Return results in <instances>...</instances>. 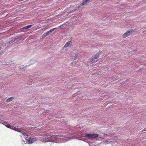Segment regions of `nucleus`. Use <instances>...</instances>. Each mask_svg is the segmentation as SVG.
<instances>
[{
    "label": "nucleus",
    "mask_w": 146,
    "mask_h": 146,
    "mask_svg": "<svg viewBox=\"0 0 146 146\" xmlns=\"http://www.w3.org/2000/svg\"><path fill=\"white\" fill-rule=\"evenodd\" d=\"M58 136L59 137H69V135H52V136L48 137V139H49L50 142H54V140H58V138L57 137Z\"/></svg>",
    "instance_id": "obj_1"
},
{
    "label": "nucleus",
    "mask_w": 146,
    "mask_h": 146,
    "mask_svg": "<svg viewBox=\"0 0 146 146\" xmlns=\"http://www.w3.org/2000/svg\"><path fill=\"white\" fill-rule=\"evenodd\" d=\"M101 54V52H99L96 53L92 58H90L89 60V62H90L91 63H95L97 61H96L95 59L99 57V56Z\"/></svg>",
    "instance_id": "obj_2"
},
{
    "label": "nucleus",
    "mask_w": 146,
    "mask_h": 146,
    "mask_svg": "<svg viewBox=\"0 0 146 146\" xmlns=\"http://www.w3.org/2000/svg\"><path fill=\"white\" fill-rule=\"evenodd\" d=\"M98 135L97 134L92 133L88 134H86L85 137L88 138H91V139H93L98 137Z\"/></svg>",
    "instance_id": "obj_3"
},
{
    "label": "nucleus",
    "mask_w": 146,
    "mask_h": 146,
    "mask_svg": "<svg viewBox=\"0 0 146 146\" xmlns=\"http://www.w3.org/2000/svg\"><path fill=\"white\" fill-rule=\"evenodd\" d=\"M135 30L131 29L130 30H129L127 31L122 36L123 38H124L125 37L129 36L130 34L134 31Z\"/></svg>",
    "instance_id": "obj_4"
},
{
    "label": "nucleus",
    "mask_w": 146,
    "mask_h": 146,
    "mask_svg": "<svg viewBox=\"0 0 146 146\" xmlns=\"http://www.w3.org/2000/svg\"><path fill=\"white\" fill-rule=\"evenodd\" d=\"M78 55L77 54H75L74 52H72L70 54L69 57L71 59L75 60L78 57Z\"/></svg>",
    "instance_id": "obj_5"
},
{
    "label": "nucleus",
    "mask_w": 146,
    "mask_h": 146,
    "mask_svg": "<svg viewBox=\"0 0 146 146\" xmlns=\"http://www.w3.org/2000/svg\"><path fill=\"white\" fill-rule=\"evenodd\" d=\"M36 140V139L34 138H30L28 140V142L29 143H31L35 141Z\"/></svg>",
    "instance_id": "obj_6"
},
{
    "label": "nucleus",
    "mask_w": 146,
    "mask_h": 146,
    "mask_svg": "<svg viewBox=\"0 0 146 146\" xmlns=\"http://www.w3.org/2000/svg\"><path fill=\"white\" fill-rule=\"evenodd\" d=\"M40 139L42 140V142H50L49 139H48V137L45 138H42V137H40Z\"/></svg>",
    "instance_id": "obj_7"
},
{
    "label": "nucleus",
    "mask_w": 146,
    "mask_h": 146,
    "mask_svg": "<svg viewBox=\"0 0 146 146\" xmlns=\"http://www.w3.org/2000/svg\"><path fill=\"white\" fill-rule=\"evenodd\" d=\"M12 129H13L16 131L19 132H21L22 131V129L21 128H17L16 127H13V126H12Z\"/></svg>",
    "instance_id": "obj_8"
},
{
    "label": "nucleus",
    "mask_w": 146,
    "mask_h": 146,
    "mask_svg": "<svg viewBox=\"0 0 146 146\" xmlns=\"http://www.w3.org/2000/svg\"><path fill=\"white\" fill-rule=\"evenodd\" d=\"M72 42L71 41H70L67 42L65 44L64 46V47L65 48H67L69 47L70 45L72 44Z\"/></svg>",
    "instance_id": "obj_9"
},
{
    "label": "nucleus",
    "mask_w": 146,
    "mask_h": 146,
    "mask_svg": "<svg viewBox=\"0 0 146 146\" xmlns=\"http://www.w3.org/2000/svg\"><path fill=\"white\" fill-rule=\"evenodd\" d=\"M90 0H84L83 2L80 4V6H82L86 4L87 3H89Z\"/></svg>",
    "instance_id": "obj_10"
},
{
    "label": "nucleus",
    "mask_w": 146,
    "mask_h": 146,
    "mask_svg": "<svg viewBox=\"0 0 146 146\" xmlns=\"http://www.w3.org/2000/svg\"><path fill=\"white\" fill-rule=\"evenodd\" d=\"M90 0H84L83 2L80 4V6H82L86 4L87 3H89Z\"/></svg>",
    "instance_id": "obj_11"
},
{
    "label": "nucleus",
    "mask_w": 146,
    "mask_h": 146,
    "mask_svg": "<svg viewBox=\"0 0 146 146\" xmlns=\"http://www.w3.org/2000/svg\"><path fill=\"white\" fill-rule=\"evenodd\" d=\"M14 98L12 97L8 98L7 100H6V102H8L13 100V99H14Z\"/></svg>",
    "instance_id": "obj_12"
},
{
    "label": "nucleus",
    "mask_w": 146,
    "mask_h": 146,
    "mask_svg": "<svg viewBox=\"0 0 146 146\" xmlns=\"http://www.w3.org/2000/svg\"><path fill=\"white\" fill-rule=\"evenodd\" d=\"M32 27V25H27L24 27L23 28V29H29L31 27Z\"/></svg>",
    "instance_id": "obj_13"
},
{
    "label": "nucleus",
    "mask_w": 146,
    "mask_h": 146,
    "mask_svg": "<svg viewBox=\"0 0 146 146\" xmlns=\"http://www.w3.org/2000/svg\"><path fill=\"white\" fill-rule=\"evenodd\" d=\"M5 126L8 128H12V126L10 124H7L5 125Z\"/></svg>",
    "instance_id": "obj_14"
},
{
    "label": "nucleus",
    "mask_w": 146,
    "mask_h": 146,
    "mask_svg": "<svg viewBox=\"0 0 146 146\" xmlns=\"http://www.w3.org/2000/svg\"><path fill=\"white\" fill-rule=\"evenodd\" d=\"M57 29V28H55L53 29H51L49 31L50 32V33H51L53 31Z\"/></svg>",
    "instance_id": "obj_15"
},
{
    "label": "nucleus",
    "mask_w": 146,
    "mask_h": 146,
    "mask_svg": "<svg viewBox=\"0 0 146 146\" xmlns=\"http://www.w3.org/2000/svg\"><path fill=\"white\" fill-rule=\"evenodd\" d=\"M0 123H1L3 124H4L5 125H6V124H5L7 123V122L4 121H2L1 122H0Z\"/></svg>",
    "instance_id": "obj_16"
},
{
    "label": "nucleus",
    "mask_w": 146,
    "mask_h": 146,
    "mask_svg": "<svg viewBox=\"0 0 146 146\" xmlns=\"http://www.w3.org/2000/svg\"><path fill=\"white\" fill-rule=\"evenodd\" d=\"M21 132L25 136L26 135V133H25V132L22 131H22Z\"/></svg>",
    "instance_id": "obj_17"
},
{
    "label": "nucleus",
    "mask_w": 146,
    "mask_h": 146,
    "mask_svg": "<svg viewBox=\"0 0 146 146\" xmlns=\"http://www.w3.org/2000/svg\"><path fill=\"white\" fill-rule=\"evenodd\" d=\"M45 33H46L47 36L49 35L51 33L49 31L46 32Z\"/></svg>",
    "instance_id": "obj_18"
},
{
    "label": "nucleus",
    "mask_w": 146,
    "mask_h": 146,
    "mask_svg": "<svg viewBox=\"0 0 146 146\" xmlns=\"http://www.w3.org/2000/svg\"><path fill=\"white\" fill-rule=\"evenodd\" d=\"M46 36H47V35L45 33L43 34L42 35V37H44Z\"/></svg>",
    "instance_id": "obj_19"
},
{
    "label": "nucleus",
    "mask_w": 146,
    "mask_h": 146,
    "mask_svg": "<svg viewBox=\"0 0 146 146\" xmlns=\"http://www.w3.org/2000/svg\"><path fill=\"white\" fill-rule=\"evenodd\" d=\"M25 68V67L23 66H21L20 67V69H24Z\"/></svg>",
    "instance_id": "obj_20"
},
{
    "label": "nucleus",
    "mask_w": 146,
    "mask_h": 146,
    "mask_svg": "<svg viewBox=\"0 0 146 146\" xmlns=\"http://www.w3.org/2000/svg\"><path fill=\"white\" fill-rule=\"evenodd\" d=\"M50 135H51L49 133H47L45 135V136L46 137L48 136H50Z\"/></svg>",
    "instance_id": "obj_21"
},
{
    "label": "nucleus",
    "mask_w": 146,
    "mask_h": 146,
    "mask_svg": "<svg viewBox=\"0 0 146 146\" xmlns=\"http://www.w3.org/2000/svg\"><path fill=\"white\" fill-rule=\"evenodd\" d=\"M146 131V127L141 131V132Z\"/></svg>",
    "instance_id": "obj_22"
},
{
    "label": "nucleus",
    "mask_w": 146,
    "mask_h": 146,
    "mask_svg": "<svg viewBox=\"0 0 146 146\" xmlns=\"http://www.w3.org/2000/svg\"><path fill=\"white\" fill-rule=\"evenodd\" d=\"M146 131V127L141 131V132Z\"/></svg>",
    "instance_id": "obj_23"
},
{
    "label": "nucleus",
    "mask_w": 146,
    "mask_h": 146,
    "mask_svg": "<svg viewBox=\"0 0 146 146\" xmlns=\"http://www.w3.org/2000/svg\"><path fill=\"white\" fill-rule=\"evenodd\" d=\"M146 131V127L141 131V132Z\"/></svg>",
    "instance_id": "obj_24"
},
{
    "label": "nucleus",
    "mask_w": 146,
    "mask_h": 146,
    "mask_svg": "<svg viewBox=\"0 0 146 146\" xmlns=\"http://www.w3.org/2000/svg\"><path fill=\"white\" fill-rule=\"evenodd\" d=\"M146 131V127L141 131V132Z\"/></svg>",
    "instance_id": "obj_25"
},
{
    "label": "nucleus",
    "mask_w": 146,
    "mask_h": 146,
    "mask_svg": "<svg viewBox=\"0 0 146 146\" xmlns=\"http://www.w3.org/2000/svg\"><path fill=\"white\" fill-rule=\"evenodd\" d=\"M98 74L99 75H100V72H98Z\"/></svg>",
    "instance_id": "obj_26"
},
{
    "label": "nucleus",
    "mask_w": 146,
    "mask_h": 146,
    "mask_svg": "<svg viewBox=\"0 0 146 146\" xmlns=\"http://www.w3.org/2000/svg\"><path fill=\"white\" fill-rule=\"evenodd\" d=\"M61 26H60L59 27V28H60V27H61Z\"/></svg>",
    "instance_id": "obj_27"
}]
</instances>
